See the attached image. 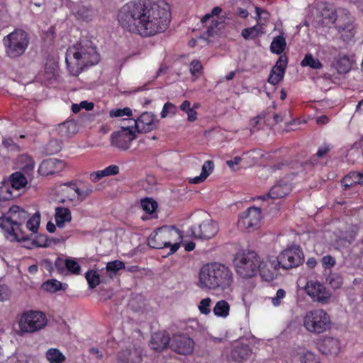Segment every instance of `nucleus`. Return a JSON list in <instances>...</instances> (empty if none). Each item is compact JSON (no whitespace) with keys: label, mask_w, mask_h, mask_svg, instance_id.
<instances>
[{"label":"nucleus","mask_w":363,"mask_h":363,"mask_svg":"<svg viewBox=\"0 0 363 363\" xmlns=\"http://www.w3.org/2000/svg\"><path fill=\"white\" fill-rule=\"evenodd\" d=\"M170 17L169 6L163 1L144 4L129 2L118 14L122 28L145 37L165 31L169 25Z\"/></svg>","instance_id":"f257e3e1"},{"label":"nucleus","mask_w":363,"mask_h":363,"mask_svg":"<svg viewBox=\"0 0 363 363\" xmlns=\"http://www.w3.org/2000/svg\"><path fill=\"white\" fill-rule=\"evenodd\" d=\"M234 277L232 270L220 262H209L199 270L196 285L203 291H223L230 289Z\"/></svg>","instance_id":"f03ea898"},{"label":"nucleus","mask_w":363,"mask_h":363,"mask_svg":"<svg viewBox=\"0 0 363 363\" xmlns=\"http://www.w3.org/2000/svg\"><path fill=\"white\" fill-rule=\"evenodd\" d=\"M65 60L71 74L77 76L84 68L98 64L100 55L91 41L83 40L68 48Z\"/></svg>","instance_id":"7ed1b4c3"},{"label":"nucleus","mask_w":363,"mask_h":363,"mask_svg":"<svg viewBox=\"0 0 363 363\" xmlns=\"http://www.w3.org/2000/svg\"><path fill=\"white\" fill-rule=\"evenodd\" d=\"M28 218L29 214L24 209L18 206H13L6 216L0 218V228L18 242L28 240L29 235L21 228Z\"/></svg>","instance_id":"20e7f679"},{"label":"nucleus","mask_w":363,"mask_h":363,"mask_svg":"<svg viewBox=\"0 0 363 363\" xmlns=\"http://www.w3.org/2000/svg\"><path fill=\"white\" fill-rule=\"evenodd\" d=\"M182 238L181 231L174 226L164 225L152 233L147 238V245L155 249L170 247L169 255L176 252Z\"/></svg>","instance_id":"39448f33"},{"label":"nucleus","mask_w":363,"mask_h":363,"mask_svg":"<svg viewBox=\"0 0 363 363\" xmlns=\"http://www.w3.org/2000/svg\"><path fill=\"white\" fill-rule=\"evenodd\" d=\"M233 263L237 274L243 279H249L258 272L259 257L253 250H241L235 254Z\"/></svg>","instance_id":"423d86ee"},{"label":"nucleus","mask_w":363,"mask_h":363,"mask_svg":"<svg viewBox=\"0 0 363 363\" xmlns=\"http://www.w3.org/2000/svg\"><path fill=\"white\" fill-rule=\"evenodd\" d=\"M303 325L308 332L321 334L330 328V315L321 308L308 311L303 317Z\"/></svg>","instance_id":"0eeeda50"},{"label":"nucleus","mask_w":363,"mask_h":363,"mask_svg":"<svg viewBox=\"0 0 363 363\" xmlns=\"http://www.w3.org/2000/svg\"><path fill=\"white\" fill-rule=\"evenodd\" d=\"M48 323L45 314L38 311L24 312L19 320L18 326L21 333H33L44 328Z\"/></svg>","instance_id":"6e6552de"},{"label":"nucleus","mask_w":363,"mask_h":363,"mask_svg":"<svg viewBox=\"0 0 363 363\" xmlns=\"http://www.w3.org/2000/svg\"><path fill=\"white\" fill-rule=\"evenodd\" d=\"M6 46V53L11 57H17L26 51L28 39L27 34L22 30H16L4 39Z\"/></svg>","instance_id":"1a4fd4ad"},{"label":"nucleus","mask_w":363,"mask_h":363,"mask_svg":"<svg viewBox=\"0 0 363 363\" xmlns=\"http://www.w3.org/2000/svg\"><path fill=\"white\" fill-rule=\"evenodd\" d=\"M284 269H290L298 267L303 261V254L298 246H292L283 250L274 257Z\"/></svg>","instance_id":"9d476101"},{"label":"nucleus","mask_w":363,"mask_h":363,"mask_svg":"<svg viewBox=\"0 0 363 363\" xmlns=\"http://www.w3.org/2000/svg\"><path fill=\"white\" fill-rule=\"evenodd\" d=\"M262 218L259 208L250 207L239 217L238 225L242 230L253 231L259 228Z\"/></svg>","instance_id":"9b49d317"},{"label":"nucleus","mask_w":363,"mask_h":363,"mask_svg":"<svg viewBox=\"0 0 363 363\" xmlns=\"http://www.w3.org/2000/svg\"><path fill=\"white\" fill-rule=\"evenodd\" d=\"M304 289L306 294L314 302L325 304L329 301L331 297L330 291L327 289L323 283L318 281H308Z\"/></svg>","instance_id":"f8f14e48"},{"label":"nucleus","mask_w":363,"mask_h":363,"mask_svg":"<svg viewBox=\"0 0 363 363\" xmlns=\"http://www.w3.org/2000/svg\"><path fill=\"white\" fill-rule=\"evenodd\" d=\"M135 138V133L129 128H122L111 135V145L119 150H126Z\"/></svg>","instance_id":"ddd939ff"},{"label":"nucleus","mask_w":363,"mask_h":363,"mask_svg":"<svg viewBox=\"0 0 363 363\" xmlns=\"http://www.w3.org/2000/svg\"><path fill=\"white\" fill-rule=\"evenodd\" d=\"M280 268L277 260L274 257H268L260 260L258 264V272L262 279L266 281H273L278 274Z\"/></svg>","instance_id":"4468645a"},{"label":"nucleus","mask_w":363,"mask_h":363,"mask_svg":"<svg viewBox=\"0 0 363 363\" xmlns=\"http://www.w3.org/2000/svg\"><path fill=\"white\" fill-rule=\"evenodd\" d=\"M218 230V225L211 219L203 221L198 226L191 228V235L196 238L210 239L213 238Z\"/></svg>","instance_id":"2eb2a0df"},{"label":"nucleus","mask_w":363,"mask_h":363,"mask_svg":"<svg viewBox=\"0 0 363 363\" xmlns=\"http://www.w3.org/2000/svg\"><path fill=\"white\" fill-rule=\"evenodd\" d=\"M170 347L179 354L187 355L193 352L194 342L185 335H175L170 343Z\"/></svg>","instance_id":"dca6fc26"},{"label":"nucleus","mask_w":363,"mask_h":363,"mask_svg":"<svg viewBox=\"0 0 363 363\" xmlns=\"http://www.w3.org/2000/svg\"><path fill=\"white\" fill-rule=\"evenodd\" d=\"M135 128L138 132L147 133L156 129L159 125V121L155 116L150 112H144L135 121Z\"/></svg>","instance_id":"f3484780"},{"label":"nucleus","mask_w":363,"mask_h":363,"mask_svg":"<svg viewBox=\"0 0 363 363\" xmlns=\"http://www.w3.org/2000/svg\"><path fill=\"white\" fill-rule=\"evenodd\" d=\"M252 353V350L248 345L235 342L233 345L229 358L233 362L241 363L250 359Z\"/></svg>","instance_id":"a211bd4d"},{"label":"nucleus","mask_w":363,"mask_h":363,"mask_svg":"<svg viewBox=\"0 0 363 363\" xmlns=\"http://www.w3.org/2000/svg\"><path fill=\"white\" fill-rule=\"evenodd\" d=\"M291 191V184L287 181L280 180L271 188L268 194L259 196V199L264 201L267 198L272 199H281L288 195Z\"/></svg>","instance_id":"6ab92c4d"},{"label":"nucleus","mask_w":363,"mask_h":363,"mask_svg":"<svg viewBox=\"0 0 363 363\" xmlns=\"http://www.w3.org/2000/svg\"><path fill=\"white\" fill-rule=\"evenodd\" d=\"M142 349L140 346L123 350L117 354L119 363H140L142 362Z\"/></svg>","instance_id":"aec40b11"},{"label":"nucleus","mask_w":363,"mask_h":363,"mask_svg":"<svg viewBox=\"0 0 363 363\" xmlns=\"http://www.w3.org/2000/svg\"><path fill=\"white\" fill-rule=\"evenodd\" d=\"M64 167L63 161L50 158L42 162L38 168V172L41 175L48 176L60 172L63 169Z\"/></svg>","instance_id":"412c9836"},{"label":"nucleus","mask_w":363,"mask_h":363,"mask_svg":"<svg viewBox=\"0 0 363 363\" xmlns=\"http://www.w3.org/2000/svg\"><path fill=\"white\" fill-rule=\"evenodd\" d=\"M340 16V11L337 12L332 8L324 6L320 11L318 23L322 27L330 28L334 23H336Z\"/></svg>","instance_id":"4be33fe9"},{"label":"nucleus","mask_w":363,"mask_h":363,"mask_svg":"<svg viewBox=\"0 0 363 363\" xmlns=\"http://www.w3.org/2000/svg\"><path fill=\"white\" fill-rule=\"evenodd\" d=\"M286 67V59L283 60V57H280L276 65L271 70L268 82L273 85L277 84L284 77Z\"/></svg>","instance_id":"5701e85b"},{"label":"nucleus","mask_w":363,"mask_h":363,"mask_svg":"<svg viewBox=\"0 0 363 363\" xmlns=\"http://www.w3.org/2000/svg\"><path fill=\"white\" fill-rule=\"evenodd\" d=\"M169 344V337L164 332L155 333L151 338L150 347L155 351H162Z\"/></svg>","instance_id":"b1692460"},{"label":"nucleus","mask_w":363,"mask_h":363,"mask_svg":"<svg viewBox=\"0 0 363 363\" xmlns=\"http://www.w3.org/2000/svg\"><path fill=\"white\" fill-rule=\"evenodd\" d=\"M57 131L61 137L69 138L78 132V126L76 121L69 120L59 124Z\"/></svg>","instance_id":"393cba45"},{"label":"nucleus","mask_w":363,"mask_h":363,"mask_svg":"<svg viewBox=\"0 0 363 363\" xmlns=\"http://www.w3.org/2000/svg\"><path fill=\"white\" fill-rule=\"evenodd\" d=\"M27 179L24 176V174L21 172H16L13 173L9 178V182L8 183L10 184L11 188L16 192H18V190L25 187L27 184Z\"/></svg>","instance_id":"a878e982"},{"label":"nucleus","mask_w":363,"mask_h":363,"mask_svg":"<svg viewBox=\"0 0 363 363\" xmlns=\"http://www.w3.org/2000/svg\"><path fill=\"white\" fill-rule=\"evenodd\" d=\"M72 219L70 210L67 208L57 207L55 208V222L59 228H63L66 222Z\"/></svg>","instance_id":"bb28decb"},{"label":"nucleus","mask_w":363,"mask_h":363,"mask_svg":"<svg viewBox=\"0 0 363 363\" xmlns=\"http://www.w3.org/2000/svg\"><path fill=\"white\" fill-rule=\"evenodd\" d=\"M18 192H16L8 182L0 184V201H8L18 196Z\"/></svg>","instance_id":"cd10ccee"},{"label":"nucleus","mask_w":363,"mask_h":363,"mask_svg":"<svg viewBox=\"0 0 363 363\" xmlns=\"http://www.w3.org/2000/svg\"><path fill=\"white\" fill-rule=\"evenodd\" d=\"M213 169V162L211 160L206 161L202 166V171L201 174L191 179L190 182L193 184H200L203 182L210 174Z\"/></svg>","instance_id":"c85d7f7f"},{"label":"nucleus","mask_w":363,"mask_h":363,"mask_svg":"<svg viewBox=\"0 0 363 363\" xmlns=\"http://www.w3.org/2000/svg\"><path fill=\"white\" fill-rule=\"evenodd\" d=\"M213 314L220 318H226L229 315L230 304L225 300L218 301L213 308Z\"/></svg>","instance_id":"c756f323"},{"label":"nucleus","mask_w":363,"mask_h":363,"mask_svg":"<svg viewBox=\"0 0 363 363\" xmlns=\"http://www.w3.org/2000/svg\"><path fill=\"white\" fill-rule=\"evenodd\" d=\"M335 28L337 29L338 33L342 35V38L344 40H349L352 39L355 34V29L353 23H348L343 27L342 24L335 25Z\"/></svg>","instance_id":"7c9ffc66"},{"label":"nucleus","mask_w":363,"mask_h":363,"mask_svg":"<svg viewBox=\"0 0 363 363\" xmlns=\"http://www.w3.org/2000/svg\"><path fill=\"white\" fill-rule=\"evenodd\" d=\"M45 357L50 363H63L66 359L65 356L56 348L49 349Z\"/></svg>","instance_id":"2f4dec72"},{"label":"nucleus","mask_w":363,"mask_h":363,"mask_svg":"<svg viewBox=\"0 0 363 363\" xmlns=\"http://www.w3.org/2000/svg\"><path fill=\"white\" fill-rule=\"evenodd\" d=\"M264 33L263 28L260 26H255L252 27L244 28L241 35L244 39H255Z\"/></svg>","instance_id":"473e14b6"},{"label":"nucleus","mask_w":363,"mask_h":363,"mask_svg":"<svg viewBox=\"0 0 363 363\" xmlns=\"http://www.w3.org/2000/svg\"><path fill=\"white\" fill-rule=\"evenodd\" d=\"M286 45L285 38L281 35H279L273 39L270 45V50L273 53L279 55L284 50Z\"/></svg>","instance_id":"72a5a7b5"},{"label":"nucleus","mask_w":363,"mask_h":363,"mask_svg":"<svg viewBox=\"0 0 363 363\" xmlns=\"http://www.w3.org/2000/svg\"><path fill=\"white\" fill-rule=\"evenodd\" d=\"M323 346L326 350V353L336 354L340 351V342L333 337H328L324 340Z\"/></svg>","instance_id":"f704fd0d"},{"label":"nucleus","mask_w":363,"mask_h":363,"mask_svg":"<svg viewBox=\"0 0 363 363\" xmlns=\"http://www.w3.org/2000/svg\"><path fill=\"white\" fill-rule=\"evenodd\" d=\"M302 67L308 66L312 69H320L322 67V63L318 58H315L311 54H306L301 62Z\"/></svg>","instance_id":"c9c22d12"},{"label":"nucleus","mask_w":363,"mask_h":363,"mask_svg":"<svg viewBox=\"0 0 363 363\" xmlns=\"http://www.w3.org/2000/svg\"><path fill=\"white\" fill-rule=\"evenodd\" d=\"M327 281L333 289H337L342 286L343 279L338 273H330L327 278Z\"/></svg>","instance_id":"e433bc0d"},{"label":"nucleus","mask_w":363,"mask_h":363,"mask_svg":"<svg viewBox=\"0 0 363 363\" xmlns=\"http://www.w3.org/2000/svg\"><path fill=\"white\" fill-rule=\"evenodd\" d=\"M65 286H62V284L57 280L52 279L45 282L43 285V287L45 290L50 292H55L60 289H65L67 286V284H64Z\"/></svg>","instance_id":"4c0bfd02"},{"label":"nucleus","mask_w":363,"mask_h":363,"mask_svg":"<svg viewBox=\"0 0 363 363\" xmlns=\"http://www.w3.org/2000/svg\"><path fill=\"white\" fill-rule=\"evenodd\" d=\"M61 148V144L58 140H50L45 147V152L47 155H51L59 152Z\"/></svg>","instance_id":"58836bf2"},{"label":"nucleus","mask_w":363,"mask_h":363,"mask_svg":"<svg viewBox=\"0 0 363 363\" xmlns=\"http://www.w3.org/2000/svg\"><path fill=\"white\" fill-rule=\"evenodd\" d=\"M141 207L147 213H152L157 207V203L152 199L145 198L141 200Z\"/></svg>","instance_id":"ea45409f"},{"label":"nucleus","mask_w":363,"mask_h":363,"mask_svg":"<svg viewBox=\"0 0 363 363\" xmlns=\"http://www.w3.org/2000/svg\"><path fill=\"white\" fill-rule=\"evenodd\" d=\"M40 216L38 213H35L31 218H30L26 223V228L30 230L33 233L37 232L40 225Z\"/></svg>","instance_id":"a19ab883"},{"label":"nucleus","mask_w":363,"mask_h":363,"mask_svg":"<svg viewBox=\"0 0 363 363\" xmlns=\"http://www.w3.org/2000/svg\"><path fill=\"white\" fill-rule=\"evenodd\" d=\"M351 64L347 57H340L337 62V69L340 73H346L350 71Z\"/></svg>","instance_id":"79ce46f5"},{"label":"nucleus","mask_w":363,"mask_h":363,"mask_svg":"<svg viewBox=\"0 0 363 363\" xmlns=\"http://www.w3.org/2000/svg\"><path fill=\"white\" fill-rule=\"evenodd\" d=\"M65 265L67 269L72 274H79L81 267L78 262L71 258H67L65 260Z\"/></svg>","instance_id":"37998d69"},{"label":"nucleus","mask_w":363,"mask_h":363,"mask_svg":"<svg viewBox=\"0 0 363 363\" xmlns=\"http://www.w3.org/2000/svg\"><path fill=\"white\" fill-rule=\"evenodd\" d=\"M125 269V264L120 260H114L107 263L106 269L113 274L121 269Z\"/></svg>","instance_id":"c03bdc74"},{"label":"nucleus","mask_w":363,"mask_h":363,"mask_svg":"<svg viewBox=\"0 0 363 363\" xmlns=\"http://www.w3.org/2000/svg\"><path fill=\"white\" fill-rule=\"evenodd\" d=\"M354 20L353 18L350 16V14L345 10L340 11V16L337 20L335 25L342 24L343 27L348 23H353Z\"/></svg>","instance_id":"a18cd8bd"},{"label":"nucleus","mask_w":363,"mask_h":363,"mask_svg":"<svg viewBox=\"0 0 363 363\" xmlns=\"http://www.w3.org/2000/svg\"><path fill=\"white\" fill-rule=\"evenodd\" d=\"M85 277L91 289L95 288L100 283L99 276L96 272H87L85 274Z\"/></svg>","instance_id":"49530a36"},{"label":"nucleus","mask_w":363,"mask_h":363,"mask_svg":"<svg viewBox=\"0 0 363 363\" xmlns=\"http://www.w3.org/2000/svg\"><path fill=\"white\" fill-rule=\"evenodd\" d=\"M211 298L210 297H206L200 301L198 308L201 314L207 315L211 313Z\"/></svg>","instance_id":"de8ad7c7"},{"label":"nucleus","mask_w":363,"mask_h":363,"mask_svg":"<svg viewBox=\"0 0 363 363\" xmlns=\"http://www.w3.org/2000/svg\"><path fill=\"white\" fill-rule=\"evenodd\" d=\"M63 186L69 187L71 190H73L77 195L76 201L77 203H81L83 201V195L82 189L77 186L76 184L73 181L65 183L62 184Z\"/></svg>","instance_id":"09e8293b"},{"label":"nucleus","mask_w":363,"mask_h":363,"mask_svg":"<svg viewBox=\"0 0 363 363\" xmlns=\"http://www.w3.org/2000/svg\"><path fill=\"white\" fill-rule=\"evenodd\" d=\"M33 242L38 247H47L50 245L51 240L45 235L41 234L36 236Z\"/></svg>","instance_id":"8fccbe9b"},{"label":"nucleus","mask_w":363,"mask_h":363,"mask_svg":"<svg viewBox=\"0 0 363 363\" xmlns=\"http://www.w3.org/2000/svg\"><path fill=\"white\" fill-rule=\"evenodd\" d=\"M177 112V107L170 102L164 104L161 112V117L166 118L169 114L174 115Z\"/></svg>","instance_id":"3c124183"},{"label":"nucleus","mask_w":363,"mask_h":363,"mask_svg":"<svg viewBox=\"0 0 363 363\" xmlns=\"http://www.w3.org/2000/svg\"><path fill=\"white\" fill-rule=\"evenodd\" d=\"M202 65L199 60H194L190 64V72L193 76L198 77L201 72Z\"/></svg>","instance_id":"603ef678"},{"label":"nucleus","mask_w":363,"mask_h":363,"mask_svg":"<svg viewBox=\"0 0 363 363\" xmlns=\"http://www.w3.org/2000/svg\"><path fill=\"white\" fill-rule=\"evenodd\" d=\"M301 363H320V359L313 353L306 352L301 357Z\"/></svg>","instance_id":"864d4df0"},{"label":"nucleus","mask_w":363,"mask_h":363,"mask_svg":"<svg viewBox=\"0 0 363 363\" xmlns=\"http://www.w3.org/2000/svg\"><path fill=\"white\" fill-rule=\"evenodd\" d=\"M348 178H351L354 185H363V172H351L348 174Z\"/></svg>","instance_id":"5fc2aeb1"},{"label":"nucleus","mask_w":363,"mask_h":363,"mask_svg":"<svg viewBox=\"0 0 363 363\" xmlns=\"http://www.w3.org/2000/svg\"><path fill=\"white\" fill-rule=\"evenodd\" d=\"M21 161H25L26 164L21 168L26 172H29L33 169L34 163L30 157L27 155H22L19 158Z\"/></svg>","instance_id":"6e6d98bb"},{"label":"nucleus","mask_w":363,"mask_h":363,"mask_svg":"<svg viewBox=\"0 0 363 363\" xmlns=\"http://www.w3.org/2000/svg\"><path fill=\"white\" fill-rule=\"evenodd\" d=\"M132 111L130 108H124L123 109L112 110L110 111L111 117H121L123 116H130Z\"/></svg>","instance_id":"4d7b16f0"},{"label":"nucleus","mask_w":363,"mask_h":363,"mask_svg":"<svg viewBox=\"0 0 363 363\" xmlns=\"http://www.w3.org/2000/svg\"><path fill=\"white\" fill-rule=\"evenodd\" d=\"M3 145L8 150L18 152L20 150L19 146L14 143L11 138H6L2 141Z\"/></svg>","instance_id":"13d9d810"},{"label":"nucleus","mask_w":363,"mask_h":363,"mask_svg":"<svg viewBox=\"0 0 363 363\" xmlns=\"http://www.w3.org/2000/svg\"><path fill=\"white\" fill-rule=\"evenodd\" d=\"M222 11V9L219 6L214 7L210 13H206L202 18L201 23H206L211 18H213L215 16H218Z\"/></svg>","instance_id":"bf43d9fd"},{"label":"nucleus","mask_w":363,"mask_h":363,"mask_svg":"<svg viewBox=\"0 0 363 363\" xmlns=\"http://www.w3.org/2000/svg\"><path fill=\"white\" fill-rule=\"evenodd\" d=\"M286 296V291L279 289L276 294L274 297L272 298V303L274 306H278L281 304V300Z\"/></svg>","instance_id":"052dcab7"},{"label":"nucleus","mask_w":363,"mask_h":363,"mask_svg":"<svg viewBox=\"0 0 363 363\" xmlns=\"http://www.w3.org/2000/svg\"><path fill=\"white\" fill-rule=\"evenodd\" d=\"M105 177L116 175L119 172V167L117 165L113 164L107 167L102 170Z\"/></svg>","instance_id":"680f3d73"},{"label":"nucleus","mask_w":363,"mask_h":363,"mask_svg":"<svg viewBox=\"0 0 363 363\" xmlns=\"http://www.w3.org/2000/svg\"><path fill=\"white\" fill-rule=\"evenodd\" d=\"M211 19V23L207 27V33L208 36L213 35V34L216 33V29H219L218 26L221 23L218 21L215 20L214 18Z\"/></svg>","instance_id":"e2e57ef3"},{"label":"nucleus","mask_w":363,"mask_h":363,"mask_svg":"<svg viewBox=\"0 0 363 363\" xmlns=\"http://www.w3.org/2000/svg\"><path fill=\"white\" fill-rule=\"evenodd\" d=\"M322 264L325 268H331L335 264V259L330 255H326L322 258Z\"/></svg>","instance_id":"0e129e2a"},{"label":"nucleus","mask_w":363,"mask_h":363,"mask_svg":"<svg viewBox=\"0 0 363 363\" xmlns=\"http://www.w3.org/2000/svg\"><path fill=\"white\" fill-rule=\"evenodd\" d=\"M330 146L326 145L320 147L316 154L312 157V160H315V157L320 158L324 157L330 151Z\"/></svg>","instance_id":"69168bd1"},{"label":"nucleus","mask_w":363,"mask_h":363,"mask_svg":"<svg viewBox=\"0 0 363 363\" xmlns=\"http://www.w3.org/2000/svg\"><path fill=\"white\" fill-rule=\"evenodd\" d=\"M82 192L83 201H84L94 192V187L91 184H84V186L82 188Z\"/></svg>","instance_id":"338daca9"},{"label":"nucleus","mask_w":363,"mask_h":363,"mask_svg":"<svg viewBox=\"0 0 363 363\" xmlns=\"http://www.w3.org/2000/svg\"><path fill=\"white\" fill-rule=\"evenodd\" d=\"M262 120V117L261 116H258L251 120L250 125L252 126L251 132H255L258 130L260 128L261 121Z\"/></svg>","instance_id":"774afa93"}]
</instances>
